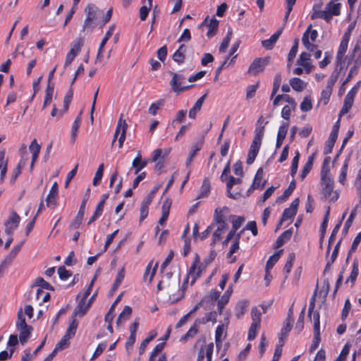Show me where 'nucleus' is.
Returning <instances> with one entry per match:
<instances>
[{"label": "nucleus", "instance_id": "nucleus-1", "mask_svg": "<svg viewBox=\"0 0 361 361\" xmlns=\"http://www.w3.org/2000/svg\"><path fill=\"white\" fill-rule=\"evenodd\" d=\"M85 12L87 15L82 25V31L91 32L96 26L102 25L100 20L103 11L93 4H89L85 7Z\"/></svg>", "mask_w": 361, "mask_h": 361}, {"label": "nucleus", "instance_id": "nucleus-2", "mask_svg": "<svg viewBox=\"0 0 361 361\" xmlns=\"http://www.w3.org/2000/svg\"><path fill=\"white\" fill-rule=\"evenodd\" d=\"M16 326L17 330L19 331V341L22 345H24L27 342L31 335L32 327L26 324L22 309H20L18 312V319Z\"/></svg>", "mask_w": 361, "mask_h": 361}, {"label": "nucleus", "instance_id": "nucleus-3", "mask_svg": "<svg viewBox=\"0 0 361 361\" xmlns=\"http://www.w3.org/2000/svg\"><path fill=\"white\" fill-rule=\"evenodd\" d=\"M325 173L321 175L322 192L326 199L336 201L338 198V194L334 192V180L331 175H326Z\"/></svg>", "mask_w": 361, "mask_h": 361}, {"label": "nucleus", "instance_id": "nucleus-4", "mask_svg": "<svg viewBox=\"0 0 361 361\" xmlns=\"http://www.w3.org/2000/svg\"><path fill=\"white\" fill-rule=\"evenodd\" d=\"M338 78V73L334 71L328 80L326 87L322 91L320 97V102L324 105H326L329 102L331 95L332 94L333 87L336 84Z\"/></svg>", "mask_w": 361, "mask_h": 361}, {"label": "nucleus", "instance_id": "nucleus-5", "mask_svg": "<svg viewBox=\"0 0 361 361\" xmlns=\"http://www.w3.org/2000/svg\"><path fill=\"white\" fill-rule=\"evenodd\" d=\"M270 57L256 58L248 68V73L256 75L262 72L264 68L270 63Z\"/></svg>", "mask_w": 361, "mask_h": 361}, {"label": "nucleus", "instance_id": "nucleus-6", "mask_svg": "<svg viewBox=\"0 0 361 361\" xmlns=\"http://www.w3.org/2000/svg\"><path fill=\"white\" fill-rule=\"evenodd\" d=\"M232 215L230 214V210L227 207L222 208H216L214 214V224H228L227 221L229 220Z\"/></svg>", "mask_w": 361, "mask_h": 361}, {"label": "nucleus", "instance_id": "nucleus-7", "mask_svg": "<svg viewBox=\"0 0 361 361\" xmlns=\"http://www.w3.org/2000/svg\"><path fill=\"white\" fill-rule=\"evenodd\" d=\"M20 221L19 215L14 211L11 212L8 219L4 224L5 232L11 235L18 228Z\"/></svg>", "mask_w": 361, "mask_h": 361}, {"label": "nucleus", "instance_id": "nucleus-8", "mask_svg": "<svg viewBox=\"0 0 361 361\" xmlns=\"http://www.w3.org/2000/svg\"><path fill=\"white\" fill-rule=\"evenodd\" d=\"M204 270L202 264H198L197 259L192 264L188 273V277L191 278L190 285L195 283L197 278L200 277Z\"/></svg>", "mask_w": 361, "mask_h": 361}, {"label": "nucleus", "instance_id": "nucleus-9", "mask_svg": "<svg viewBox=\"0 0 361 361\" xmlns=\"http://www.w3.org/2000/svg\"><path fill=\"white\" fill-rule=\"evenodd\" d=\"M213 351L214 343L212 342L202 346L198 352L197 361H204V356L207 357V361H212Z\"/></svg>", "mask_w": 361, "mask_h": 361}, {"label": "nucleus", "instance_id": "nucleus-10", "mask_svg": "<svg viewBox=\"0 0 361 361\" xmlns=\"http://www.w3.org/2000/svg\"><path fill=\"white\" fill-rule=\"evenodd\" d=\"M59 195V186L56 182L52 185L49 192L46 198L47 206L48 207H54L56 205V199Z\"/></svg>", "mask_w": 361, "mask_h": 361}, {"label": "nucleus", "instance_id": "nucleus-11", "mask_svg": "<svg viewBox=\"0 0 361 361\" xmlns=\"http://www.w3.org/2000/svg\"><path fill=\"white\" fill-rule=\"evenodd\" d=\"M350 40V34L348 32H346L344 34L343 39L340 43L337 55H336V60L337 63H341L342 59L345 55V53L347 51L348 42Z\"/></svg>", "mask_w": 361, "mask_h": 361}, {"label": "nucleus", "instance_id": "nucleus-12", "mask_svg": "<svg viewBox=\"0 0 361 361\" xmlns=\"http://www.w3.org/2000/svg\"><path fill=\"white\" fill-rule=\"evenodd\" d=\"M310 59V55L306 52H302L297 61V63L304 68L306 73H310L314 68V66L309 62Z\"/></svg>", "mask_w": 361, "mask_h": 361}, {"label": "nucleus", "instance_id": "nucleus-13", "mask_svg": "<svg viewBox=\"0 0 361 361\" xmlns=\"http://www.w3.org/2000/svg\"><path fill=\"white\" fill-rule=\"evenodd\" d=\"M229 324L228 315L224 319L223 324H220L217 326L215 331V340L224 341L227 335V328Z\"/></svg>", "mask_w": 361, "mask_h": 361}, {"label": "nucleus", "instance_id": "nucleus-14", "mask_svg": "<svg viewBox=\"0 0 361 361\" xmlns=\"http://www.w3.org/2000/svg\"><path fill=\"white\" fill-rule=\"evenodd\" d=\"M262 178H263V169L262 168H259L255 174L252 184L248 191L254 190L256 189L264 188V187L266 184V180L263 181Z\"/></svg>", "mask_w": 361, "mask_h": 361}, {"label": "nucleus", "instance_id": "nucleus-15", "mask_svg": "<svg viewBox=\"0 0 361 361\" xmlns=\"http://www.w3.org/2000/svg\"><path fill=\"white\" fill-rule=\"evenodd\" d=\"M200 324H199V322L195 321L192 324V325L190 326L189 330L187 331L186 334H185L183 336H182L180 338V341L183 343H185L189 339H191L195 336V335L198 333L200 329Z\"/></svg>", "mask_w": 361, "mask_h": 361}, {"label": "nucleus", "instance_id": "nucleus-16", "mask_svg": "<svg viewBox=\"0 0 361 361\" xmlns=\"http://www.w3.org/2000/svg\"><path fill=\"white\" fill-rule=\"evenodd\" d=\"M282 33V29L278 30L274 34H273L269 39L263 40L262 42V44L264 48L267 50H271L274 47L276 41L279 38L280 35Z\"/></svg>", "mask_w": 361, "mask_h": 361}, {"label": "nucleus", "instance_id": "nucleus-17", "mask_svg": "<svg viewBox=\"0 0 361 361\" xmlns=\"http://www.w3.org/2000/svg\"><path fill=\"white\" fill-rule=\"evenodd\" d=\"M311 18L312 20L317 18L324 19L326 22H329L331 20V14L329 13L328 10L321 11L317 9L316 6L313 7V13L311 15Z\"/></svg>", "mask_w": 361, "mask_h": 361}, {"label": "nucleus", "instance_id": "nucleus-18", "mask_svg": "<svg viewBox=\"0 0 361 361\" xmlns=\"http://www.w3.org/2000/svg\"><path fill=\"white\" fill-rule=\"evenodd\" d=\"M23 243L24 241H21L19 244L15 245L11 250V251L9 252V254L5 257L4 263L6 267L10 265L12 261L15 259V257L17 256L20 249L22 248Z\"/></svg>", "mask_w": 361, "mask_h": 361}, {"label": "nucleus", "instance_id": "nucleus-19", "mask_svg": "<svg viewBox=\"0 0 361 361\" xmlns=\"http://www.w3.org/2000/svg\"><path fill=\"white\" fill-rule=\"evenodd\" d=\"M203 144L204 140L201 139L192 145L189 156L185 162L186 166H188L190 164L197 152L202 149Z\"/></svg>", "mask_w": 361, "mask_h": 361}, {"label": "nucleus", "instance_id": "nucleus-20", "mask_svg": "<svg viewBox=\"0 0 361 361\" xmlns=\"http://www.w3.org/2000/svg\"><path fill=\"white\" fill-rule=\"evenodd\" d=\"M207 94L206 93L204 95H202L200 98H199L196 101L194 106L190 109L188 116L190 118H192V119L195 118L197 112L201 110L202 104L204 102V100L207 97Z\"/></svg>", "mask_w": 361, "mask_h": 361}, {"label": "nucleus", "instance_id": "nucleus-21", "mask_svg": "<svg viewBox=\"0 0 361 361\" xmlns=\"http://www.w3.org/2000/svg\"><path fill=\"white\" fill-rule=\"evenodd\" d=\"M40 149V145L37 142L36 139H34L29 147V150L32 154L31 169L33 168L34 164L37 159Z\"/></svg>", "mask_w": 361, "mask_h": 361}, {"label": "nucleus", "instance_id": "nucleus-22", "mask_svg": "<svg viewBox=\"0 0 361 361\" xmlns=\"http://www.w3.org/2000/svg\"><path fill=\"white\" fill-rule=\"evenodd\" d=\"M147 164V160H142L140 152H138L137 157L133 159L132 166L135 168V173L137 174Z\"/></svg>", "mask_w": 361, "mask_h": 361}, {"label": "nucleus", "instance_id": "nucleus-23", "mask_svg": "<svg viewBox=\"0 0 361 361\" xmlns=\"http://www.w3.org/2000/svg\"><path fill=\"white\" fill-rule=\"evenodd\" d=\"M283 99V101H285L290 104L293 106V109H295L297 103L295 102V99L289 96L288 94H279L277 95L275 99H274L273 104L274 106H278L279 104V102Z\"/></svg>", "mask_w": 361, "mask_h": 361}, {"label": "nucleus", "instance_id": "nucleus-24", "mask_svg": "<svg viewBox=\"0 0 361 361\" xmlns=\"http://www.w3.org/2000/svg\"><path fill=\"white\" fill-rule=\"evenodd\" d=\"M114 30H115V25H113L109 28V30L106 32L105 36L103 38V39L102 40L100 46L98 49V54H97V60L101 57L104 47L105 46L106 43L109 39V38L113 35Z\"/></svg>", "mask_w": 361, "mask_h": 361}, {"label": "nucleus", "instance_id": "nucleus-25", "mask_svg": "<svg viewBox=\"0 0 361 361\" xmlns=\"http://www.w3.org/2000/svg\"><path fill=\"white\" fill-rule=\"evenodd\" d=\"M184 79L185 78L183 75L178 73H173L170 85L175 92H179L180 85Z\"/></svg>", "mask_w": 361, "mask_h": 361}, {"label": "nucleus", "instance_id": "nucleus-26", "mask_svg": "<svg viewBox=\"0 0 361 361\" xmlns=\"http://www.w3.org/2000/svg\"><path fill=\"white\" fill-rule=\"evenodd\" d=\"M217 228L214 231L213 233V241L212 244L216 243L218 241H219L221 239V235L225 233L228 228V224H216Z\"/></svg>", "mask_w": 361, "mask_h": 361}, {"label": "nucleus", "instance_id": "nucleus-27", "mask_svg": "<svg viewBox=\"0 0 361 361\" xmlns=\"http://www.w3.org/2000/svg\"><path fill=\"white\" fill-rule=\"evenodd\" d=\"M171 201H169V200H166L163 202V205H162V208H161L162 215L159 221V224H161V225L164 224L166 222V221L167 220V219L169 217V214L170 208H171Z\"/></svg>", "mask_w": 361, "mask_h": 361}, {"label": "nucleus", "instance_id": "nucleus-28", "mask_svg": "<svg viewBox=\"0 0 361 361\" xmlns=\"http://www.w3.org/2000/svg\"><path fill=\"white\" fill-rule=\"evenodd\" d=\"M310 27H312L311 25H309L306 31L304 32L303 36L302 37V42L307 49H308L310 51H314L317 48V46L310 43V42L309 31L310 30Z\"/></svg>", "mask_w": 361, "mask_h": 361}, {"label": "nucleus", "instance_id": "nucleus-29", "mask_svg": "<svg viewBox=\"0 0 361 361\" xmlns=\"http://www.w3.org/2000/svg\"><path fill=\"white\" fill-rule=\"evenodd\" d=\"M82 111H81L79 113L78 116L75 118V119L73 123V126H72L71 140H72L73 142H74L76 139L77 133H78V129L80 126V123H81V121H82Z\"/></svg>", "mask_w": 361, "mask_h": 361}, {"label": "nucleus", "instance_id": "nucleus-30", "mask_svg": "<svg viewBox=\"0 0 361 361\" xmlns=\"http://www.w3.org/2000/svg\"><path fill=\"white\" fill-rule=\"evenodd\" d=\"M84 45V39L82 37H78L73 41L71 44V49L69 52L78 55L82 47Z\"/></svg>", "mask_w": 361, "mask_h": 361}, {"label": "nucleus", "instance_id": "nucleus-31", "mask_svg": "<svg viewBox=\"0 0 361 361\" xmlns=\"http://www.w3.org/2000/svg\"><path fill=\"white\" fill-rule=\"evenodd\" d=\"M289 83L291 87L296 92H302L306 86V83L299 78H291Z\"/></svg>", "mask_w": 361, "mask_h": 361}, {"label": "nucleus", "instance_id": "nucleus-32", "mask_svg": "<svg viewBox=\"0 0 361 361\" xmlns=\"http://www.w3.org/2000/svg\"><path fill=\"white\" fill-rule=\"evenodd\" d=\"M132 313V308L129 306H125L122 312L119 314L116 324L118 326L122 324L123 322H126Z\"/></svg>", "mask_w": 361, "mask_h": 361}, {"label": "nucleus", "instance_id": "nucleus-33", "mask_svg": "<svg viewBox=\"0 0 361 361\" xmlns=\"http://www.w3.org/2000/svg\"><path fill=\"white\" fill-rule=\"evenodd\" d=\"M157 333L154 330L151 331L149 333V336L142 342L139 348V353L140 355L145 352L147 345L157 336Z\"/></svg>", "mask_w": 361, "mask_h": 361}, {"label": "nucleus", "instance_id": "nucleus-34", "mask_svg": "<svg viewBox=\"0 0 361 361\" xmlns=\"http://www.w3.org/2000/svg\"><path fill=\"white\" fill-rule=\"evenodd\" d=\"M291 328H292L291 322H284L283 326L282 329H281V332H280L279 337V344L282 343V342L284 343L283 338H286L288 333L291 330Z\"/></svg>", "mask_w": 361, "mask_h": 361}, {"label": "nucleus", "instance_id": "nucleus-35", "mask_svg": "<svg viewBox=\"0 0 361 361\" xmlns=\"http://www.w3.org/2000/svg\"><path fill=\"white\" fill-rule=\"evenodd\" d=\"M90 307V304H86L85 300H83L82 299V300L80 302V303L75 307V309L74 310V314L79 316V317H82L85 314V312H87V310L89 309Z\"/></svg>", "mask_w": 361, "mask_h": 361}, {"label": "nucleus", "instance_id": "nucleus-36", "mask_svg": "<svg viewBox=\"0 0 361 361\" xmlns=\"http://www.w3.org/2000/svg\"><path fill=\"white\" fill-rule=\"evenodd\" d=\"M314 159V157L313 154L308 157V159H307V162L305 163V164L302 169V173L300 174V178L302 180H303L307 176V175L309 173V172L311 171L312 166H313Z\"/></svg>", "mask_w": 361, "mask_h": 361}, {"label": "nucleus", "instance_id": "nucleus-37", "mask_svg": "<svg viewBox=\"0 0 361 361\" xmlns=\"http://www.w3.org/2000/svg\"><path fill=\"white\" fill-rule=\"evenodd\" d=\"M296 184L295 180H292L287 189L285 190L283 194L278 197L277 202H282L286 201V199L291 195L294 189L295 188Z\"/></svg>", "mask_w": 361, "mask_h": 361}, {"label": "nucleus", "instance_id": "nucleus-38", "mask_svg": "<svg viewBox=\"0 0 361 361\" xmlns=\"http://www.w3.org/2000/svg\"><path fill=\"white\" fill-rule=\"evenodd\" d=\"M208 31L207 32V36L210 38L214 35L216 33L218 27H219V20L216 18H212L210 20L209 23L207 25Z\"/></svg>", "mask_w": 361, "mask_h": 361}, {"label": "nucleus", "instance_id": "nucleus-39", "mask_svg": "<svg viewBox=\"0 0 361 361\" xmlns=\"http://www.w3.org/2000/svg\"><path fill=\"white\" fill-rule=\"evenodd\" d=\"M197 322H199V324H204L209 322H212L213 323H215L216 322V312H211L204 315L202 318H199L196 319Z\"/></svg>", "mask_w": 361, "mask_h": 361}, {"label": "nucleus", "instance_id": "nucleus-40", "mask_svg": "<svg viewBox=\"0 0 361 361\" xmlns=\"http://www.w3.org/2000/svg\"><path fill=\"white\" fill-rule=\"evenodd\" d=\"M354 99H352L348 96H345L344 99L343 106L340 111L339 116H342L343 115L347 114L350 109H351L353 104Z\"/></svg>", "mask_w": 361, "mask_h": 361}, {"label": "nucleus", "instance_id": "nucleus-41", "mask_svg": "<svg viewBox=\"0 0 361 361\" xmlns=\"http://www.w3.org/2000/svg\"><path fill=\"white\" fill-rule=\"evenodd\" d=\"M281 252H282V250H280V251L274 253V255H272L269 258V259L267 262V264H266L267 272H268V271L269 269H271L273 268V267L274 266V264L278 262V260L280 258Z\"/></svg>", "mask_w": 361, "mask_h": 361}, {"label": "nucleus", "instance_id": "nucleus-42", "mask_svg": "<svg viewBox=\"0 0 361 361\" xmlns=\"http://www.w3.org/2000/svg\"><path fill=\"white\" fill-rule=\"evenodd\" d=\"M291 229L286 230L284 231L277 239V246L280 247L283 245L287 240H290L292 236Z\"/></svg>", "mask_w": 361, "mask_h": 361}, {"label": "nucleus", "instance_id": "nucleus-43", "mask_svg": "<svg viewBox=\"0 0 361 361\" xmlns=\"http://www.w3.org/2000/svg\"><path fill=\"white\" fill-rule=\"evenodd\" d=\"M359 273V269H358V262L357 260H354L353 263V269L351 271V273L350 274V276L347 279L346 282L350 281L352 284H354L355 281H356V279L358 276Z\"/></svg>", "mask_w": 361, "mask_h": 361}, {"label": "nucleus", "instance_id": "nucleus-44", "mask_svg": "<svg viewBox=\"0 0 361 361\" xmlns=\"http://www.w3.org/2000/svg\"><path fill=\"white\" fill-rule=\"evenodd\" d=\"M247 303L245 300H242L238 302L235 307V315L238 318H240L245 312Z\"/></svg>", "mask_w": 361, "mask_h": 361}, {"label": "nucleus", "instance_id": "nucleus-45", "mask_svg": "<svg viewBox=\"0 0 361 361\" xmlns=\"http://www.w3.org/2000/svg\"><path fill=\"white\" fill-rule=\"evenodd\" d=\"M296 213L297 212L295 211H294L293 209H290V207L286 208L283 212V214H282V216H281V219L280 221V225H281L283 224V222L293 219L295 216V215L296 214Z\"/></svg>", "mask_w": 361, "mask_h": 361}, {"label": "nucleus", "instance_id": "nucleus-46", "mask_svg": "<svg viewBox=\"0 0 361 361\" xmlns=\"http://www.w3.org/2000/svg\"><path fill=\"white\" fill-rule=\"evenodd\" d=\"M329 13L332 16H338L340 14L341 4L330 2L326 7Z\"/></svg>", "mask_w": 361, "mask_h": 361}, {"label": "nucleus", "instance_id": "nucleus-47", "mask_svg": "<svg viewBox=\"0 0 361 361\" xmlns=\"http://www.w3.org/2000/svg\"><path fill=\"white\" fill-rule=\"evenodd\" d=\"M261 315H262V312H261L260 310L257 307H253L251 311V316H252V323L260 324Z\"/></svg>", "mask_w": 361, "mask_h": 361}, {"label": "nucleus", "instance_id": "nucleus-48", "mask_svg": "<svg viewBox=\"0 0 361 361\" xmlns=\"http://www.w3.org/2000/svg\"><path fill=\"white\" fill-rule=\"evenodd\" d=\"M125 276V269L123 267L118 273L116 280L113 284L112 290H116L118 286L121 284Z\"/></svg>", "mask_w": 361, "mask_h": 361}, {"label": "nucleus", "instance_id": "nucleus-49", "mask_svg": "<svg viewBox=\"0 0 361 361\" xmlns=\"http://www.w3.org/2000/svg\"><path fill=\"white\" fill-rule=\"evenodd\" d=\"M127 128V124L126 123V121L122 120L121 118L119 119L117 127L114 133V139H113V144L116 141L118 135H119L120 132H123V130L125 129V131H126Z\"/></svg>", "mask_w": 361, "mask_h": 361}, {"label": "nucleus", "instance_id": "nucleus-50", "mask_svg": "<svg viewBox=\"0 0 361 361\" xmlns=\"http://www.w3.org/2000/svg\"><path fill=\"white\" fill-rule=\"evenodd\" d=\"M103 172H104V164H101L99 166V167L95 173L94 179H93L92 183L94 185H97L99 184V183L101 181L102 176H103Z\"/></svg>", "mask_w": 361, "mask_h": 361}, {"label": "nucleus", "instance_id": "nucleus-51", "mask_svg": "<svg viewBox=\"0 0 361 361\" xmlns=\"http://www.w3.org/2000/svg\"><path fill=\"white\" fill-rule=\"evenodd\" d=\"M289 124L287 122H283L280 126L277 134V138L284 140L288 129Z\"/></svg>", "mask_w": 361, "mask_h": 361}, {"label": "nucleus", "instance_id": "nucleus-52", "mask_svg": "<svg viewBox=\"0 0 361 361\" xmlns=\"http://www.w3.org/2000/svg\"><path fill=\"white\" fill-rule=\"evenodd\" d=\"M210 191V184L209 182L207 180H204L203 181L202 185L201 187V191L199 195L197 196V198H202L207 197Z\"/></svg>", "mask_w": 361, "mask_h": 361}, {"label": "nucleus", "instance_id": "nucleus-53", "mask_svg": "<svg viewBox=\"0 0 361 361\" xmlns=\"http://www.w3.org/2000/svg\"><path fill=\"white\" fill-rule=\"evenodd\" d=\"M305 307H304L300 312V314L298 317L297 323L295 324V329L298 330L299 332L301 331L304 328V319H305Z\"/></svg>", "mask_w": 361, "mask_h": 361}, {"label": "nucleus", "instance_id": "nucleus-54", "mask_svg": "<svg viewBox=\"0 0 361 361\" xmlns=\"http://www.w3.org/2000/svg\"><path fill=\"white\" fill-rule=\"evenodd\" d=\"M299 159H300V153L298 151H297L295 152V157H293V159L292 160L291 171H290V174L292 176H294L295 175V173H297Z\"/></svg>", "mask_w": 361, "mask_h": 361}, {"label": "nucleus", "instance_id": "nucleus-55", "mask_svg": "<svg viewBox=\"0 0 361 361\" xmlns=\"http://www.w3.org/2000/svg\"><path fill=\"white\" fill-rule=\"evenodd\" d=\"M281 73H277L274 79V83H273V90L271 93V97L276 94L278 92L279 87L281 85Z\"/></svg>", "mask_w": 361, "mask_h": 361}, {"label": "nucleus", "instance_id": "nucleus-56", "mask_svg": "<svg viewBox=\"0 0 361 361\" xmlns=\"http://www.w3.org/2000/svg\"><path fill=\"white\" fill-rule=\"evenodd\" d=\"M312 100L310 97H305L300 104V109L302 111H309L312 109Z\"/></svg>", "mask_w": 361, "mask_h": 361}, {"label": "nucleus", "instance_id": "nucleus-57", "mask_svg": "<svg viewBox=\"0 0 361 361\" xmlns=\"http://www.w3.org/2000/svg\"><path fill=\"white\" fill-rule=\"evenodd\" d=\"M298 44H299L298 39H295L294 44L293 45L292 48L290 49V50L288 53V61L289 63L291 62L296 56L298 49Z\"/></svg>", "mask_w": 361, "mask_h": 361}, {"label": "nucleus", "instance_id": "nucleus-58", "mask_svg": "<svg viewBox=\"0 0 361 361\" xmlns=\"http://www.w3.org/2000/svg\"><path fill=\"white\" fill-rule=\"evenodd\" d=\"M77 327H78V322L74 319L72 321V322L70 324L69 327L68 328L65 335L68 336L69 338H72L75 334Z\"/></svg>", "mask_w": 361, "mask_h": 361}, {"label": "nucleus", "instance_id": "nucleus-59", "mask_svg": "<svg viewBox=\"0 0 361 361\" xmlns=\"http://www.w3.org/2000/svg\"><path fill=\"white\" fill-rule=\"evenodd\" d=\"M35 285L46 290H54L53 287L41 277H39L35 280Z\"/></svg>", "mask_w": 361, "mask_h": 361}, {"label": "nucleus", "instance_id": "nucleus-60", "mask_svg": "<svg viewBox=\"0 0 361 361\" xmlns=\"http://www.w3.org/2000/svg\"><path fill=\"white\" fill-rule=\"evenodd\" d=\"M71 338L68 336L64 335L63 337L61 338V340L56 344L55 348V351H58L62 349H64L68 347V341Z\"/></svg>", "mask_w": 361, "mask_h": 361}, {"label": "nucleus", "instance_id": "nucleus-61", "mask_svg": "<svg viewBox=\"0 0 361 361\" xmlns=\"http://www.w3.org/2000/svg\"><path fill=\"white\" fill-rule=\"evenodd\" d=\"M360 241H361V231L357 235V236L355 238V239L353 242L350 250H349V252L348 255L347 261L348 260L350 255L356 250Z\"/></svg>", "mask_w": 361, "mask_h": 361}, {"label": "nucleus", "instance_id": "nucleus-62", "mask_svg": "<svg viewBox=\"0 0 361 361\" xmlns=\"http://www.w3.org/2000/svg\"><path fill=\"white\" fill-rule=\"evenodd\" d=\"M258 86H259V82H257L256 84L249 85L247 87V90H246V99H250L255 96V92L258 88Z\"/></svg>", "mask_w": 361, "mask_h": 361}, {"label": "nucleus", "instance_id": "nucleus-63", "mask_svg": "<svg viewBox=\"0 0 361 361\" xmlns=\"http://www.w3.org/2000/svg\"><path fill=\"white\" fill-rule=\"evenodd\" d=\"M260 324H251V326L250 327L249 331H248V336L247 338L248 340H253L257 336V332L258 329L259 328Z\"/></svg>", "mask_w": 361, "mask_h": 361}, {"label": "nucleus", "instance_id": "nucleus-64", "mask_svg": "<svg viewBox=\"0 0 361 361\" xmlns=\"http://www.w3.org/2000/svg\"><path fill=\"white\" fill-rule=\"evenodd\" d=\"M165 343L164 342L158 343L154 348L153 349L150 356L149 361H153L155 357L164 348Z\"/></svg>", "mask_w": 361, "mask_h": 361}]
</instances>
